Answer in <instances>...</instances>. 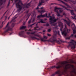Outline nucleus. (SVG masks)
Segmentation results:
<instances>
[{"label":"nucleus","mask_w":76,"mask_h":76,"mask_svg":"<svg viewBox=\"0 0 76 76\" xmlns=\"http://www.w3.org/2000/svg\"><path fill=\"white\" fill-rule=\"evenodd\" d=\"M14 18H15V17H14Z\"/></svg>","instance_id":"obj_46"},{"label":"nucleus","mask_w":76,"mask_h":76,"mask_svg":"<svg viewBox=\"0 0 76 76\" xmlns=\"http://www.w3.org/2000/svg\"><path fill=\"white\" fill-rule=\"evenodd\" d=\"M64 34V32H62V34Z\"/></svg>","instance_id":"obj_27"},{"label":"nucleus","mask_w":76,"mask_h":76,"mask_svg":"<svg viewBox=\"0 0 76 76\" xmlns=\"http://www.w3.org/2000/svg\"><path fill=\"white\" fill-rule=\"evenodd\" d=\"M61 67V66H58V67H57L56 68H57V69H58V68H60V67Z\"/></svg>","instance_id":"obj_20"},{"label":"nucleus","mask_w":76,"mask_h":76,"mask_svg":"<svg viewBox=\"0 0 76 76\" xmlns=\"http://www.w3.org/2000/svg\"><path fill=\"white\" fill-rule=\"evenodd\" d=\"M56 73H57V72H56Z\"/></svg>","instance_id":"obj_45"},{"label":"nucleus","mask_w":76,"mask_h":76,"mask_svg":"<svg viewBox=\"0 0 76 76\" xmlns=\"http://www.w3.org/2000/svg\"><path fill=\"white\" fill-rule=\"evenodd\" d=\"M38 12H39L40 13H44L45 12V10H42L41 11H38Z\"/></svg>","instance_id":"obj_6"},{"label":"nucleus","mask_w":76,"mask_h":76,"mask_svg":"<svg viewBox=\"0 0 76 76\" xmlns=\"http://www.w3.org/2000/svg\"><path fill=\"white\" fill-rule=\"evenodd\" d=\"M53 75V76H54V75Z\"/></svg>","instance_id":"obj_41"},{"label":"nucleus","mask_w":76,"mask_h":76,"mask_svg":"<svg viewBox=\"0 0 76 76\" xmlns=\"http://www.w3.org/2000/svg\"><path fill=\"white\" fill-rule=\"evenodd\" d=\"M35 15H33V18H34V17H35Z\"/></svg>","instance_id":"obj_24"},{"label":"nucleus","mask_w":76,"mask_h":76,"mask_svg":"<svg viewBox=\"0 0 76 76\" xmlns=\"http://www.w3.org/2000/svg\"><path fill=\"white\" fill-rule=\"evenodd\" d=\"M67 39H70L68 38Z\"/></svg>","instance_id":"obj_37"},{"label":"nucleus","mask_w":76,"mask_h":76,"mask_svg":"<svg viewBox=\"0 0 76 76\" xmlns=\"http://www.w3.org/2000/svg\"><path fill=\"white\" fill-rule=\"evenodd\" d=\"M28 23H31V20H29L28 22Z\"/></svg>","instance_id":"obj_21"},{"label":"nucleus","mask_w":76,"mask_h":76,"mask_svg":"<svg viewBox=\"0 0 76 76\" xmlns=\"http://www.w3.org/2000/svg\"><path fill=\"white\" fill-rule=\"evenodd\" d=\"M53 67H55V66H53Z\"/></svg>","instance_id":"obj_33"},{"label":"nucleus","mask_w":76,"mask_h":76,"mask_svg":"<svg viewBox=\"0 0 76 76\" xmlns=\"http://www.w3.org/2000/svg\"><path fill=\"white\" fill-rule=\"evenodd\" d=\"M73 34H71V37H70V38H71V37H73Z\"/></svg>","instance_id":"obj_23"},{"label":"nucleus","mask_w":76,"mask_h":76,"mask_svg":"<svg viewBox=\"0 0 76 76\" xmlns=\"http://www.w3.org/2000/svg\"><path fill=\"white\" fill-rule=\"evenodd\" d=\"M59 26L61 27V28H63V25L61 23H60V25H59Z\"/></svg>","instance_id":"obj_10"},{"label":"nucleus","mask_w":76,"mask_h":76,"mask_svg":"<svg viewBox=\"0 0 76 76\" xmlns=\"http://www.w3.org/2000/svg\"><path fill=\"white\" fill-rule=\"evenodd\" d=\"M47 35L49 37H50V36H51V34H47Z\"/></svg>","instance_id":"obj_18"},{"label":"nucleus","mask_w":76,"mask_h":76,"mask_svg":"<svg viewBox=\"0 0 76 76\" xmlns=\"http://www.w3.org/2000/svg\"><path fill=\"white\" fill-rule=\"evenodd\" d=\"M58 35H60V34H59V31H58Z\"/></svg>","instance_id":"obj_30"},{"label":"nucleus","mask_w":76,"mask_h":76,"mask_svg":"<svg viewBox=\"0 0 76 76\" xmlns=\"http://www.w3.org/2000/svg\"><path fill=\"white\" fill-rule=\"evenodd\" d=\"M60 31H62V30H61V29H60Z\"/></svg>","instance_id":"obj_31"},{"label":"nucleus","mask_w":76,"mask_h":76,"mask_svg":"<svg viewBox=\"0 0 76 76\" xmlns=\"http://www.w3.org/2000/svg\"><path fill=\"white\" fill-rule=\"evenodd\" d=\"M45 16H47V14H46L45 15H41L38 16L37 18H41L42 17H45Z\"/></svg>","instance_id":"obj_4"},{"label":"nucleus","mask_w":76,"mask_h":76,"mask_svg":"<svg viewBox=\"0 0 76 76\" xmlns=\"http://www.w3.org/2000/svg\"><path fill=\"white\" fill-rule=\"evenodd\" d=\"M44 38H45V39H47V37L46 36H43Z\"/></svg>","instance_id":"obj_15"},{"label":"nucleus","mask_w":76,"mask_h":76,"mask_svg":"<svg viewBox=\"0 0 76 76\" xmlns=\"http://www.w3.org/2000/svg\"><path fill=\"white\" fill-rule=\"evenodd\" d=\"M74 25L75 27V24H74Z\"/></svg>","instance_id":"obj_38"},{"label":"nucleus","mask_w":76,"mask_h":76,"mask_svg":"<svg viewBox=\"0 0 76 76\" xmlns=\"http://www.w3.org/2000/svg\"><path fill=\"white\" fill-rule=\"evenodd\" d=\"M43 32H45V30L43 31Z\"/></svg>","instance_id":"obj_28"},{"label":"nucleus","mask_w":76,"mask_h":76,"mask_svg":"<svg viewBox=\"0 0 76 76\" xmlns=\"http://www.w3.org/2000/svg\"><path fill=\"white\" fill-rule=\"evenodd\" d=\"M8 25V24H7V25Z\"/></svg>","instance_id":"obj_43"},{"label":"nucleus","mask_w":76,"mask_h":76,"mask_svg":"<svg viewBox=\"0 0 76 76\" xmlns=\"http://www.w3.org/2000/svg\"><path fill=\"white\" fill-rule=\"evenodd\" d=\"M66 1H67V0H65Z\"/></svg>","instance_id":"obj_34"},{"label":"nucleus","mask_w":76,"mask_h":76,"mask_svg":"<svg viewBox=\"0 0 76 76\" xmlns=\"http://www.w3.org/2000/svg\"><path fill=\"white\" fill-rule=\"evenodd\" d=\"M71 14L72 15H74V13H73V11L72 10L71 11Z\"/></svg>","instance_id":"obj_12"},{"label":"nucleus","mask_w":76,"mask_h":76,"mask_svg":"<svg viewBox=\"0 0 76 76\" xmlns=\"http://www.w3.org/2000/svg\"><path fill=\"white\" fill-rule=\"evenodd\" d=\"M37 30V29H35V30Z\"/></svg>","instance_id":"obj_42"},{"label":"nucleus","mask_w":76,"mask_h":76,"mask_svg":"<svg viewBox=\"0 0 76 76\" xmlns=\"http://www.w3.org/2000/svg\"><path fill=\"white\" fill-rule=\"evenodd\" d=\"M26 26H23L21 27L20 28V29H25V28H26Z\"/></svg>","instance_id":"obj_9"},{"label":"nucleus","mask_w":76,"mask_h":76,"mask_svg":"<svg viewBox=\"0 0 76 76\" xmlns=\"http://www.w3.org/2000/svg\"><path fill=\"white\" fill-rule=\"evenodd\" d=\"M46 26H49V24H47L46 25Z\"/></svg>","instance_id":"obj_22"},{"label":"nucleus","mask_w":76,"mask_h":76,"mask_svg":"<svg viewBox=\"0 0 76 76\" xmlns=\"http://www.w3.org/2000/svg\"><path fill=\"white\" fill-rule=\"evenodd\" d=\"M72 43H73V44H75L76 43V42L74 41V40H72Z\"/></svg>","instance_id":"obj_17"},{"label":"nucleus","mask_w":76,"mask_h":76,"mask_svg":"<svg viewBox=\"0 0 76 76\" xmlns=\"http://www.w3.org/2000/svg\"><path fill=\"white\" fill-rule=\"evenodd\" d=\"M28 6H30V4H28Z\"/></svg>","instance_id":"obj_32"},{"label":"nucleus","mask_w":76,"mask_h":76,"mask_svg":"<svg viewBox=\"0 0 76 76\" xmlns=\"http://www.w3.org/2000/svg\"><path fill=\"white\" fill-rule=\"evenodd\" d=\"M75 37L76 38V35L75 36Z\"/></svg>","instance_id":"obj_36"},{"label":"nucleus","mask_w":76,"mask_h":76,"mask_svg":"<svg viewBox=\"0 0 76 76\" xmlns=\"http://www.w3.org/2000/svg\"><path fill=\"white\" fill-rule=\"evenodd\" d=\"M9 18H10V17H9L8 18V19H9Z\"/></svg>","instance_id":"obj_35"},{"label":"nucleus","mask_w":76,"mask_h":76,"mask_svg":"<svg viewBox=\"0 0 76 76\" xmlns=\"http://www.w3.org/2000/svg\"><path fill=\"white\" fill-rule=\"evenodd\" d=\"M65 28L64 29V32H65V31H67V32H70V29L68 30L66 28V26H65Z\"/></svg>","instance_id":"obj_5"},{"label":"nucleus","mask_w":76,"mask_h":76,"mask_svg":"<svg viewBox=\"0 0 76 76\" xmlns=\"http://www.w3.org/2000/svg\"><path fill=\"white\" fill-rule=\"evenodd\" d=\"M48 15H49V16H50V13H49Z\"/></svg>","instance_id":"obj_29"},{"label":"nucleus","mask_w":76,"mask_h":76,"mask_svg":"<svg viewBox=\"0 0 76 76\" xmlns=\"http://www.w3.org/2000/svg\"><path fill=\"white\" fill-rule=\"evenodd\" d=\"M48 32H50V31H51V29H48Z\"/></svg>","instance_id":"obj_19"},{"label":"nucleus","mask_w":76,"mask_h":76,"mask_svg":"<svg viewBox=\"0 0 76 76\" xmlns=\"http://www.w3.org/2000/svg\"><path fill=\"white\" fill-rule=\"evenodd\" d=\"M65 20V21H66V20Z\"/></svg>","instance_id":"obj_40"},{"label":"nucleus","mask_w":76,"mask_h":76,"mask_svg":"<svg viewBox=\"0 0 76 76\" xmlns=\"http://www.w3.org/2000/svg\"><path fill=\"white\" fill-rule=\"evenodd\" d=\"M22 4V2L20 1V2L17 4H16V5L17 8H19V9H21L22 7L20 6V4Z\"/></svg>","instance_id":"obj_2"},{"label":"nucleus","mask_w":76,"mask_h":76,"mask_svg":"<svg viewBox=\"0 0 76 76\" xmlns=\"http://www.w3.org/2000/svg\"><path fill=\"white\" fill-rule=\"evenodd\" d=\"M44 23V22H43V20H41V21L40 22H38V23Z\"/></svg>","instance_id":"obj_13"},{"label":"nucleus","mask_w":76,"mask_h":76,"mask_svg":"<svg viewBox=\"0 0 76 76\" xmlns=\"http://www.w3.org/2000/svg\"><path fill=\"white\" fill-rule=\"evenodd\" d=\"M41 4H39L38 6L37 7V8H36V9H39V7H38L39 6H40V5H41Z\"/></svg>","instance_id":"obj_14"},{"label":"nucleus","mask_w":76,"mask_h":76,"mask_svg":"<svg viewBox=\"0 0 76 76\" xmlns=\"http://www.w3.org/2000/svg\"><path fill=\"white\" fill-rule=\"evenodd\" d=\"M71 47L72 48H75V45H74V44H73L71 45Z\"/></svg>","instance_id":"obj_8"},{"label":"nucleus","mask_w":76,"mask_h":76,"mask_svg":"<svg viewBox=\"0 0 76 76\" xmlns=\"http://www.w3.org/2000/svg\"><path fill=\"white\" fill-rule=\"evenodd\" d=\"M37 28H38V27H37Z\"/></svg>","instance_id":"obj_44"},{"label":"nucleus","mask_w":76,"mask_h":76,"mask_svg":"<svg viewBox=\"0 0 76 76\" xmlns=\"http://www.w3.org/2000/svg\"><path fill=\"white\" fill-rule=\"evenodd\" d=\"M41 40L42 41H43V42H45V41H46V40H43V39H41Z\"/></svg>","instance_id":"obj_16"},{"label":"nucleus","mask_w":76,"mask_h":76,"mask_svg":"<svg viewBox=\"0 0 76 76\" xmlns=\"http://www.w3.org/2000/svg\"><path fill=\"white\" fill-rule=\"evenodd\" d=\"M1 0H0V1H1Z\"/></svg>","instance_id":"obj_39"},{"label":"nucleus","mask_w":76,"mask_h":76,"mask_svg":"<svg viewBox=\"0 0 76 76\" xmlns=\"http://www.w3.org/2000/svg\"><path fill=\"white\" fill-rule=\"evenodd\" d=\"M69 66L70 67H73V65H66V67L67 66V67H68Z\"/></svg>","instance_id":"obj_7"},{"label":"nucleus","mask_w":76,"mask_h":76,"mask_svg":"<svg viewBox=\"0 0 76 76\" xmlns=\"http://www.w3.org/2000/svg\"><path fill=\"white\" fill-rule=\"evenodd\" d=\"M35 18H34L33 20V22H34V20H35Z\"/></svg>","instance_id":"obj_26"},{"label":"nucleus","mask_w":76,"mask_h":76,"mask_svg":"<svg viewBox=\"0 0 76 76\" xmlns=\"http://www.w3.org/2000/svg\"><path fill=\"white\" fill-rule=\"evenodd\" d=\"M50 23L54 24V22H56L57 19L55 18L54 16H53L50 17Z\"/></svg>","instance_id":"obj_1"},{"label":"nucleus","mask_w":76,"mask_h":76,"mask_svg":"<svg viewBox=\"0 0 76 76\" xmlns=\"http://www.w3.org/2000/svg\"><path fill=\"white\" fill-rule=\"evenodd\" d=\"M73 30V34H75L76 32V31H75V29L74 28H72Z\"/></svg>","instance_id":"obj_11"},{"label":"nucleus","mask_w":76,"mask_h":76,"mask_svg":"<svg viewBox=\"0 0 76 76\" xmlns=\"http://www.w3.org/2000/svg\"><path fill=\"white\" fill-rule=\"evenodd\" d=\"M58 11V9H57V8H56L55 9V11L56 12V13L57 14V16H60V13H61V12H59L58 13V12H57Z\"/></svg>","instance_id":"obj_3"},{"label":"nucleus","mask_w":76,"mask_h":76,"mask_svg":"<svg viewBox=\"0 0 76 76\" xmlns=\"http://www.w3.org/2000/svg\"><path fill=\"white\" fill-rule=\"evenodd\" d=\"M44 9V7H42L41 8V9Z\"/></svg>","instance_id":"obj_25"}]
</instances>
